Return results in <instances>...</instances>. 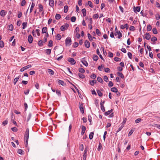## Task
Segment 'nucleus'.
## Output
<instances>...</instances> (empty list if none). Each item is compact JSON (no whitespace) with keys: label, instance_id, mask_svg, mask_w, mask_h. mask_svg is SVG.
I'll use <instances>...</instances> for the list:
<instances>
[{"label":"nucleus","instance_id":"nucleus-32","mask_svg":"<svg viewBox=\"0 0 160 160\" xmlns=\"http://www.w3.org/2000/svg\"><path fill=\"white\" fill-rule=\"evenodd\" d=\"M39 12L42 11L43 10V7L42 5L40 4L39 5Z\"/></svg>","mask_w":160,"mask_h":160},{"label":"nucleus","instance_id":"nucleus-20","mask_svg":"<svg viewBox=\"0 0 160 160\" xmlns=\"http://www.w3.org/2000/svg\"><path fill=\"white\" fill-rule=\"evenodd\" d=\"M116 33L118 35V38H120L122 37V34L119 31L118 32V31H117L116 32Z\"/></svg>","mask_w":160,"mask_h":160},{"label":"nucleus","instance_id":"nucleus-42","mask_svg":"<svg viewBox=\"0 0 160 160\" xmlns=\"http://www.w3.org/2000/svg\"><path fill=\"white\" fill-rule=\"evenodd\" d=\"M76 20V18L74 16H73L71 18V21L72 22H74Z\"/></svg>","mask_w":160,"mask_h":160},{"label":"nucleus","instance_id":"nucleus-10","mask_svg":"<svg viewBox=\"0 0 160 160\" xmlns=\"http://www.w3.org/2000/svg\"><path fill=\"white\" fill-rule=\"evenodd\" d=\"M82 131L81 132V134L82 135H83L85 133V131L86 130V128L84 126H82Z\"/></svg>","mask_w":160,"mask_h":160},{"label":"nucleus","instance_id":"nucleus-57","mask_svg":"<svg viewBox=\"0 0 160 160\" xmlns=\"http://www.w3.org/2000/svg\"><path fill=\"white\" fill-rule=\"evenodd\" d=\"M103 79L105 81L107 82L108 81V78L106 76H105L104 77Z\"/></svg>","mask_w":160,"mask_h":160},{"label":"nucleus","instance_id":"nucleus-4","mask_svg":"<svg viewBox=\"0 0 160 160\" xmlns=\"http://www.w3.org/2000/svg\"><path fill=\"white\" fill-rule=\"evenodd\" d=\"M68 61L72 65L75 64L76 62L75 61L74 59L72 58H69L68 59Z\"/></svg>","mask_w":160,"mask_h":160},{"label":"nucleus","instance_id":"nucleus-31","mask_svg":"<svg viewBox=\"0 0 160 160\" xmlns=\"http://www.w3.org/2000/svg\"><path fill=\"white\" fill-rule=\"evenodd\" d=\"M82 12L83 13V16H85L86 15V10L85 9L83 8L82 10Z\"/></svg>","mask_w":160,"mask_h":160},{"label":"nucleus","instance_id":"nucleus-52","mask_svg":"<svg viewBox=\"0 0 160 160\" xmlns=\"http://www.w3.org/2000/svg\"><path fill=\"white\" fill-rule=\"evenodd\" d=\"M78 76L80 78H83L85 77L84 75L81 73H79Z\"/></svg>","mask_w":160,"mask_h":160},{"label":"nucleus","instance_id":"nucleus-14","mask_svg":"<svg viewBox=\"0 0 160 160\" xmlns=\"http://www.w3.org/2000/svg\"><path fill=\"white\" fill-rule=\"evenodd\" d=\"M81 62L85 66L87 67L88 65V63L85 60H84V59H82V60Z\"/></svg>","mask_w":160,"mask_h":160},{"label":"nucleus","instance_id":"nucleus-58","mask_svg":"<svg viewBox=\"0 0 160 160\" xmlns=\"http://www.w3.org/2000/svg\"><path fill=\"white\" fill-rule=\"evenodd\" d=\"M31 117V113H29V114L27 118V121H28L30 119Z\"/></svg>","mask_w":160,"mask_h":160},{"label":"nucleus","instance_id":"nucleus-59","mask_svg":"<svg viewBox=\"0 0 160 160\" xmlns=\"http://www.w3.org/2000/svg\"><path fill=\"white\" fill-rule=\"evenodd\" d=\"M90 77L92 78L95 79L96 78V75L94 73H92Z\"/></svg>","mask_w":160,"mask_h":160},{"label":"nucleus","instance_id":"nucleus-6","mask_svg":"<svg viewBox=\"0 0 160 160\" xmlns=\"http://www.w3.org/2000/svg\"><path fill=\"white\" fill-rule=\"evenodd\" d=\"M28 41L30 43L32 42L33 41V38L31 35H29L28 36Z\"/></svg>","mask_w":160,"mask_h":160},{"label":"nucleus","instance_id":"nucleus-49","mask_svg":"<svg viewBox=\"0 0 160 160\" xmlns=\"http://www.w3.org/2000/svg\"><path fill=\"white\" fill-rule=\"evenodd\" d=\"M88 3L89 6L91 8H92L93 7V6L92 5V3L91 1H89L88 2Z\"/></svg>","mask_w":160,"mask_h":160},{"label":"nucleus","instance_id":"nucleus-54","mask_svg":"<svg viewBox=\"0 0 160 160\" xmlns=\"http://www.w3.org/2000/svg\"><path fill=\"white\" fill-rule=\"evenodd\" d=\"M26 2L25 0H22L21 3V5L22 6H24Z\"/></svg>","mask_w":160,"mask_h":160},{"label":"nucleus","instance_id":"nucleus-39","mask_svg":"<svg viewBox=\"0 0 160 160\" xmlns=\"http://www.w3.org/2000/svg\"><path fill=\"white\" fill-rule=\"evenodd\" d=\"M4 46V43L2 41H0V47L3 48Z\"/></svg>","mask_w":160,"mask_h":160},{"label":"nucleus","instance_id":"nucleus-37","mask_svg":"<svg viewBox=\"0 0 160 160\" xmlns=\"http://www.w3.org/2000/svg\"><path fill=\"white\" fill-rule=\"evenodd\" d=\"M152 31L153 33L154 34H157L158 33L157 30L156 28H153Z\"/></svg>","mask_w":160,"mask_h":160},{"label":"nucleus","instance_id":"nucleus-17","mask_svg":"<svg viewBox=\"0 0 160 160\" xmlns=\"http://www.w3.org/2000/svg\"><path fill=\"white\" fill-rule=\"evenodd\" d=\"M58 82L59 84H61L62 86L64 85V82L62 80L58 79Z\"/></svg>","mask_w":160,"mask_h":160},{"label":"nucleus","instance_id":"nucleus-29","mask_svg":"<svg viewBox=\"0 0 160 160\" xmlns=\"http://www.w3.org/2000/svg\"><path fill=\"white\" fill-rule=\"evenodd\" d=\"M55 18L57 20H58L60 19L61 17V15L60 14H57L55 15Z\"/></svg>","mask_w":160,"mask_h":160},{"label":"nucleus","instance_id":"nucleus-34","mask_svg":"<svg viewBox=\"0 0 160 160\" xmlns=\"http://www.w3.org/2000/svg\"><path fill=\"white\" fill-rule=\"evenodd\" d=\"M79 72L82 73H84L85 72V70L82 68H79L78 69Z\"/></svg>","mask_w":160,"mask_h":160},{"label":"nucleus","instance_id":"nucleus-1","mask_svg":"<svg viewBox=\"0 0 160 160\" xmlns=\"http://www.w3.org/2000/svg\"><path fill=\"white\" fill-rule=\"evenodd\" d=\"M29 129L28 128H27L26 130V132H25L24 139L25 140H26V142H25V144L26 145H28V139L29 137Z\"/></svg>","mask_w":160,"mask_h":160},{"label":"nucleus","instance_id":"nucleus-2","mask_svg":"<svg viewBox=\"0 0 160 160\" xmlns=\"http://www.w3.org/2000/svg\"><path fill=\"white\" fill-rule=\"evenodd\" d=\"M71 39L69 37L67 38L65 40L66 46H69L71 44Z\"/></svg>","mask_w":160,"mask_h":160},{"label":"nucleus","instance_id":"nucleus-38","mask_svg":"<svg viewBox=\"0 0 160 160\" xmlns=\"http://www.w3.org/2000/svg\"><path fill=\"white\" fill-rule=\"evenodd\" d=\"M140 7H136L135 8V10H134V12H135L136 11H137L138 12H140Z\"/></svg>","mask_w":160,"mask_h":160},{"label":"nucleus","instance_id":"nucleus-3","mask_svg":"<svg viewBox=\"0 0 160 160\" xmlns=\"http://www.w3.org/2000/svg\"><path fill=\"white\" fill-rule=\"evenodd\" d=\"M69 25L68 24L63 25L61 27L60 29L62 31H64L67 29Z\"/></svg>","mask_w":160,"mask_h":160},{"label":"nucleus","instance_id":"nucleus-24","mask_svg":"<svg viewBox=\"0 0 160 160\" xmlns=\"http://www.w3.org/2000/svg\"><path fill=\"white\" fill-rule=\"evenodd\" d=\"M68 6L67 5H66L64 7V11L65 13H66L68 11Z\"/></svg>","mask_w":160,"mask_h":160},{"label":"nucleus","instance_id":"nucleus-47","mask_svg":"<svg viewBox=\"0 0 160 160\" xmlns=\"http://www.w3.org/2000/svg\"><path fill=\"white\" fill-rule=\"evenodd\" d=\"M155 18H156V19L157 20H158L160 18V15L158 14H156V16H155Z\"/></svg>","mask_w":160,"mask_h":160},{"label":"nucleus","instance_id":"nucleus-62","mask_svg":"<svg viewBox=\"0 0 160 160\" xmlns=\"http://www.w3.org/2000/svg\"><path fill=\"white\" fill-rule=\"evenodd\" d=\"M61 38V36L59 34H58L56 37V38L57 40H59Z\"/></svg>","mask_w":160,"mask_h":160},{"label":"nucleus","instance_id":"nucleus-61","mask_svg":"<svg viewBox=\"0 0 160 160\" xmlns=\"http://www.w3.org/2000/svg\"><path fill=\"white\" fill-rule=\"evenodd\" d=\"M102 147V145L101 143H99L98 147V151L100 150L101 149Z\"/></svg>","mask_w":160,"mask_h":160},{"label":"nucleus","instance_id":"nucleus-56","mask_svg":"<svg viewBox=\"0 0 160 160\" xmlns=\"http://www.w3.org/2000/svg\"><path fill=\"white\" fill-rule=\"evenodd\" d=\"M53 42L52 40H50L49 41V43H48V46L49 47H51L52 46Z\"/></svg>","mask_w":160,"mask_h":160},{"label":"nucleus","instance_id":"nucleus-11","mask_svg":"<svg viewBox=\"0 0 160 160\" xmlns=\"http://www.w3.org/2000/svg\"><path fill=\"white\" fill-rule=\"evenodd\" d=\"M49 5L51 7H53L54 6V1L53 0H49Z\"/></svg>","mask_w":160,"mask_h":160},{"label":"nucleus","instance_id":"nucleus-33","mask_svg":"<svg viewBox=\"0 0 160 160\" xmlns=\"http://www.w3.org/2000/svg\"><path fill=\"white\" fill-rule=\"evenodd\" d=\"M112 111V109H111L110 110L108 111V112H106L105 113V115H108L109 114L111 113Z\"/></svg>","mask_w":160,"mask_h":160},{"label":"nucleus","instance_id":"nucleus-36","mask_svg":"<svg viewBox=\"0 0 160 160\" xmlns=\"http://www.w3.org/2000/svg\"><path fill=\"white\" fill-rule=\"evenodd\" d=\"M13 29V26L12 24L9 26L8 29L10 31H12Z\"/></svg>","mask_w":160,"mask_h":160},{"label":"nucleus","instance_id":"nucleus-26","mask_svg":"<svg viewBox=\"0 0 160 160\" xmlns=\"http://www.w3.org/2000/svg\"><path fill=\"white\" fill-rule=\"evenodd\" d=\"M35 6V4L33 3L32 2V5L31 7L30 8V12L31 13L33 9V8Z\"/></svg>","mask_w":160,"mask_h":160},{"label":"nucleus","instance_id":"nucleus-43","mask_svg":"<svg viewBox=\"0 0 160 160\" xmlns=\"http://www.w3.org/2000/svg\"><path fill=\"white\" fill-rule=\"evenodd\" d=\"M51 50L50 49H47L46 50V53L47 54L49 55L51 53Z\"/></svg>","mask_w":160,"mask_h":160},{"label":"nucleus","instance_id":"nucleus-41","mask_svg":"<svg viewBox=\"0 0 160 160\" xmlns=\"http://www.w3.org/2000/svg\"><path fill=\"white\" fill-rule=\"evenodd\" d=\"M121 126L118 128V131H117V132H118L120 131L121 130V129H122V128L123 127L124 125L123 124H121Z\"/></svg>","mask_w":160,"mask_h":160},{"label":"nucleus","instance_id":"nucleus-63","mask_svg":"<svg viewBox=\"0 0 160 160\" xmlns=\"http://www.w3.org/2000/svg\"><path fill=\"white\" fill-rule=\"evenodd\" d=\"M98 18V15L97 14H94L93 16V18L94 19Z\"/></svg>","mask_w":160,"mask_h":160},{"label":"nucleus","instance_id":"nucleus-23","mask_svg":"<svg viewBox=\"0 0 160 160\" xmlns=\"http://www.w3.org/2000/svg\"><path fill=\"white\" fill-rule=\"evenodd\" d=\"M118 75L122 78H124V77L122 73L120 72H118Z\"/></svg>","mask_w":160,"mask_h":160},{"label":"nucleus","instance_id":"nucleus-22","mask_svg":"<svg viewBox=\"0 0 160 160\" xmlns=\"http://www.w3.org/2000/svg\"><path fill=\"white\" fill-rule=\"evenodd\" d=\"M111 90L112 92H117L118 91L117 89L116 88H115V87H113V88H112L111 89Z\"/></svg>","mask_w":160,"mask_h":160},{"label":"nucleus","instance_id":"nucleus-12","mask_svg":"<svg viewBox=\"0 0 160 160\" xmlns=\"http://www.w3.org/2000/svg\"><path fill=\"white\" fill-rule=\"evenodd\" d=\"M89 82L92 86H93L94 84L96 83L97 81L95 79H93L92 81H90Z\"/></svg>","mask_w":160,"mask_h":160},{"label":"nucleus","instance_id":"nucleus-28","mask_svg":"<svg viewBox=\"0 0 160 160\" xmlns=\"http://www.w3.org/2000/svg\"><path fill=\"white\" fill-rule=\"evenodd\" d=\"M97 80L98 81L100 82V83H102L103 82V81L102 80V78L100 77H98L97 78Z\"/></svg>","mask_w":160,"mask_h":160},{"label":"nucleus","instance_id":"nucleus-19","mask_svg":"<svg viewBox=\"0 0 160 160\" xmlns=\"http://www.w3.org/2000/svg\"><path fill=\"white\" fill-rule=\"evenodd\" d=\"M20 76H19L18 77H17L14 78L13 81V83L14 85H15L16 84V82H18L19 79L20 78Z\"/></svg>","mask_w":160,"mask_h":160},{"label":"nucleus","instance_id":"nucleus-50","mask_svg":"<svg viewBox=\"0 0 160 160\" xmlns=\"http://www.w3.org/2000/svg\"><path fill=\"white\" fill-rule=\"evenodd\" d=\"M128 55L130 58L131 59L132 58V54L130 52H128Z\"/></svg>","mask_w":160,"mask_h":160},{"label":"nucleus","instance_id":"nucleus-25","mask_svg":"<svg viewBox=\"0 0 160 160\" xmlns=\"http://www.w3.org/2000/svg\"><path fill=\"white\" fill-rule=\"evenodd\" d=\"M94 133L93 132H91L89 134V138L91 140L92 139Z\"/></svg>","mask_w":160,"mask_h":160},{"label":"nucleus","instance_id":"nucleus-9","mask_svg":"<svg viewBox=\"0 0 160 160\" xmlns=\"http://www.w3.org/2000/svg\"><path fill=\"white\" fill-rule=\"evenodd\" d=\"M79 108L82 114L84 113V110L83 107V105L82 104H80Z\"/></svg>","mask_w":160,"mask_h":160},{"label":"nucleus","instance_id":"nucleus-51","mask_svg":"<svg viewBox=\"0 0 160 160\" xmlns=\"http://www.w3.org/2000/svg\"><path fill=\"white\" fill-rule=\"evenodd\" d=\"M11 130L12 131H13V132H16L18 130V129H17V128L16 127L12 128H11Z\"/></svg>","mask_w":160,"mask_h":160},{"label":"nucleus","instance_id":"nucleus-60","mask_svg":"<svg viewBox=\"0 0 160 160\" xmlns=\"http://www.w3.org/2000/svg\"><path fill=\"white\" fill-rule=\"evenodd\" d=\"M43 42L42 40H40L38 42V45L39 46H42L43 45Z\"/></svg>","mask_w":160,"mask_h":160},{"label":"nucleus","instance_id":"nucleus-48","mask_svg":"<svg viewBox=\"0 0 160 160\" xmlns=\"http://www.w3.org/2000/svg\"><path fill=\"white\" fill-rule=\"evenodd\" d=\"M157 38L155 37H152L151 39V40L152 42H155L157 40Z\"/></svg>","mask_w":160,"mask_h":160},{"label":"nucleus","instance_id":"nucleus-21","mask_svg":"<svg viewBox=\"0 0 160 160\" xmlns=\"http://www.w3.org/2000/svg\"><path fill=\"white\" fill-rule=\"evenodd\" d=\"M18 153L22 155L24 153V152L22 149H18Z\"/></svg>","mask_w":160,"mask_h":160},{"label":"nucleus","instance_id":"nucleus-7","mask_svg":"<svg viewBox=\"0 0 160 160\" xmlns=\"http://www.w3.org/2000/svg\"><path fill=\"white\" fill-rule=\"evenodd\" d=\"M88 38L89 40L90 41H92L93 38L96 39V38L95 37H92V36L89 33H88Z\"/></svg>","mask_w":160,"mask_h":160},{"label":"nucleus","instance_id":"nucleus-35","mask_svg":"<svg viewBox=\"0 0 160 160\" xmlns=\"http://www.w3.org/2000/svg\"><path fill=\"white\" fill-rule=\"evenodd\" d=\"M96 33L99 36H100L101 34L99 30L98 29H96Z\"/></svg>","mask_w":160,"mask_h":160},{"label":"nucleus","instance_id":"nucleus-16","mask_svg":"<svg viewBox=\"0 0 160 160\" xmlns=\"http://www.w3.org/2000/svg\"><path fill=\"white\" fill-rule=\"evenodd\" d=\"M47 28L46 27H43L42 29V33H46L47 32Z\"/></svg>","mask_w":160,"mask_h":160},{"label":"nucleus","instance_id":"nucleus-30","mask_svg":"<svg viewBox=\"0 0 160 160\" xmlns=\"http://www.w3.org/2000/svg\"><path fill=\"white\" fill-rule=\"evenodd\" d=\"M48 72L51 75H53L54 73V72L53 71L50 69H48Z\"/></svg>","mask_w":160,"mask_h":160},{"label":"nucleus","instance_id":"nucleus-64","mask_svg":"<svg viewBox=\"0 0 160 160\" xmlns=\"http://www.w3.org/2000/svg\"><path fill=\"white\" fill-rule=\"evenodd\" d=\"M8 121L7 120H6L3 122H2V124L4 126H5L8 124Z\"/></svg>","mask_w":160,"mask_h":160},{"label":"nucleus","instance_id":"nucleus-45","mask_svg":"<svg viewBox=\"0 0 160 160\" xmlns=\"http://www.w3.org/2000/svg\"><path fill=\"white\" fill-rule=\"evenodd\" d=\"M152 29V27L151 25H148L147 26V30L148 31H150Z\"/></svg>","mask_w":160,"mask_h":160},{"label":"nucleus","instance_id":"nucleus-44","mask_svg":"<svg viewBox=\"0 0 160 160\" xmlns=\"http://www.w3.org/2000/svg\"><path fill=\"white\" fill-rule=\"evenodd\" d=\"M134 131V130H133V129H131L128 134V136H130L133 133Z\"/></svg>","mask_w":160,"mask_h":160},{"label":"nucleus","instance_id":"nucleus-13","mask_svg":"<svg viewBox=\"0 0 160 160\" xmlns=\"http://www.w3.org/2000/svg\"><path fill=\"white\" fill-rule=\"evenodd\" d=\"M145 38L147 40H149L151 38V36L150 34L148 33H146V34Z\"/></svg>","mask_w":160,"mask_h":160},{"label":"nucleus","instance_id":"nucleus-46","mask_svg":"<svg viewBox=\"0 0 160 160\" xmlns=\"http://www.w3.org/2000/svg\"><path fill=\"white\" fill-rule=\"evenodd\" d=\"M56 93L59 96H60L61 95V92L60 91L57 90H56Z\"/></svg>","mask_w":160,"mask_h":160},{"label":"nucleus","instance_id":"nucleus-53","mask_svg":"<svg viewBox=\"0 0 160 160\" xmlns=\"http://www.w3.org/2000/svg\"><path fill=\"white\" fill-rule=\"evenodd\" d=\"M108 55L109 57L112 58L113 57V54L112 52H109L108 53Z\"/></svg>","mask_w":160,"mask_h":160},{"label":"nucleus","instance_id":"nucleus-5","mask_svg":"<svg viewBox=\"0 0 160 160\" xmlns=\"http://www.w3.org/2000/svg\"><path fill=\"white\" fill-rule=\"evenodd\" d=\"M7 14V12L4 10H2L0 12V15L2 17H4Z\"/></svg>","mask_w":160,"mask_h":160},{"label":"nucleus","instance_id":"nucleus-8","mask_svg":"<svg viewBox=\"0 0 160 160\" xmlns=\"http://www.w3.org/2000/svg\"><path fill=\"white\" fill-rule=\"evenodd\" d=\"M85 46L87 48H89L90 46V43L88 41L86 40L84 42Z\"/></svg>","mask_w":160,"mask_h":160},{"label":"nucleus","instance_id":"nucleus-15","mask_svg":"<svg viewBox=\"0 0 160 160\" xmlns=\"http://www.w3.org/2000/svg\"><path fill=\"white\" fill-rule=\"evenodd\" d=\"M97 54L99 56L100 58L102 60L103 59V58L102 56V55L100 54V53L99 51V49L98 48L97 49Z\"/></svg>","mask_w":160,"mask_h":160},{"label":"nucleus","instance_id":"nucleus-18","mask_svg":"<svg viewBox=\"0 0 160 160\" xmlns=\"http://www.w3.org/2000/svg\"><path fill=\"white\" fill-rule=\"evenodd\" d=\"M28 23L27 22H23L22 24V29H24L27 26Z\"/></svg>","mask_w":160,"mask_h":160},{"label":"nucleus","instance_id":"nucleus-40","mask_svg":"<svg viewBox=\"0 0 160 160\" xmlns=\"http://www.w3.org/2000/svg\"><path fill=\"white\" fill-rule=\"evenodd\" d=\"M97 92L98 95L100 97H101L102 95V92L99 90L97 91Z\"/></svg>","mask_w":160,"mask_h":160},{"label":"nucleus","instance_id":"nucleus-55","mask_svg":"<svg viewBox=\"0 0 160 160\" xmlns=\"http://www.w3.org/2000/svg\"><path fill=\"white\" fill-rule=\"evenodd\" d=\"M110 70L108 68H105V72H110Z\"/></svg>","mask_w":160,"mask_h":160},{"label":"nucleus","instance_id":"nucleus-27","mask_svg":"<svg viewBox=\"0 0 160 160\" xmlns=\"http://www.w3.org/2000/svg\"><path fill=\"white\" fill-rule=\"evenodd\" d=\"M98 57L97 55H95L93 56V59L94 61H96L98 60Z\"/></svg>","mask_w":160,"mask_h":160}]
</instances>
